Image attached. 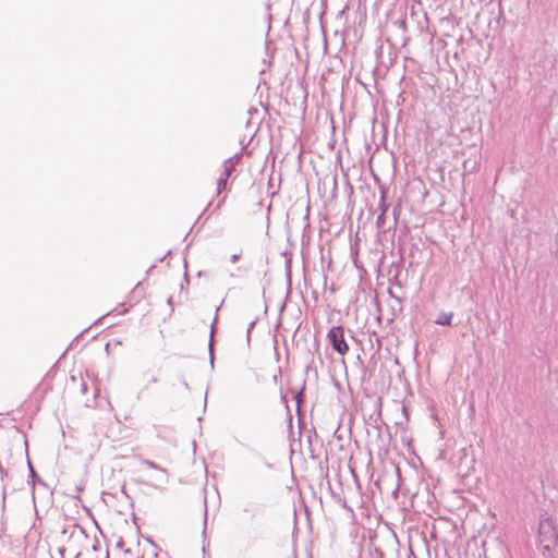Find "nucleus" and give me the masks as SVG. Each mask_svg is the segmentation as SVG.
<instances>
[{"label":"nucleus","instance_id":"nucleus-12","mask_svg":"<svg viewBox=\"0 0 558 558\" xmlns=\"http://www.w3.org/2000/svg\"><path fill=\"white\" fill-rule=\"evenodd\" d=\"M442 154H447L449 157H452L450 145L441 146L439 150H436V157L441 156Z\"/></svg>","mask_w":558,"mask_h":558},{"label":"nucleus","instance_id":"nucleus-32","mask_svg":"<svg viewBox=\"0 0 558 558\" xmlns=\"http://www.w3.org/2000/svg\"><path fill=\"white\" fill-rule=\"evenodd\" d=\"M154 265L149 267V269L147 270V274H149L151 271V269H154Z\"/></svg>","mask_w":558,"mask_h":558},{"label":"nucleus","instance_id":"nucleus-36","mask_svg":"<svg viewBox=\"0 0 558 558\" xmlns=\"http://www.w3.org/2000/svg\"><path fill=\"white\" fill-rule=\"evenodd\" d=\"M71 379H72V381H75V380H76V378H75V376H74V375H73V376H71Z\"/></svg>","mask_w":558,"mask_h":558},{"label":"nucleus","instance_id":"nucleus-22","mask_svg":"<svg viewBox=\"0 0 558 558\" xmlns=\"http://www.w3.org/2000/svg\"><path fill=\"white\" fill-rule=\"evenodd\" d=\"M223 202H225V197H223V198H221V199L218 202V204H217L216 208L214 209V211H215L216 209H219V208L221 207V205L223 204Z\"/></svg>","mask_w":558,"mask_h":558},{"label":"nucleus","instance_id":"nucleus-5","mask_svg":"<svg viewBox=\"0 0 558 558\" xmlns=\"http://www.w3.org/2000/svg\"><path fill=\"white\" fill-rule=\"evenodd\" d=\"M436 45V60L438 65L451 72L453 70V65L451 63L449 43L445 38L440 37L437 39Z\"/></svg>","mask_w":558,"mask_h":558},{"label":"nucleus","instance_id":"nucleus-3","mask_svg":"<svg viewBox=\"0 0 558 558\" xmlns=\"http://www.w3.org/2000/svg\"><path fill=\"white\" fill-rule=\"evenodd\" d=\"M453 459V449L449 444H442L438 447L437 453L435 456L434 464L435 468L445 472L446 474H450L452 466L451 461Z\"/></svg>","mask_w":558,"mask_h":558},{"label":"nucleus","instance_id":"nucleus-19","mask_svg":"<svg viewBox=\"0 0 558 558\" xmlns=\"http://www.w3.org/2000/svg\"><path fill=\"white\" fill-rule=\"evenodd\" d=\"M241 258V254H232L230 257L231 263H236Z\"/></svg>","mask_w":558,"mask_h":558},{"label":"nucleus","instance_id":"nucleus-16","mask_svg":"<svg viewBox=\"0 0 558 558\" xmlns=\"http://www.w3.org/2000/svg\"><path fill=\"white\" fill-rule=\"evenodd\" d=\"M234 170V166H232L231 163H227L226 161L223 162V172H226L227 175H231Z\"/></svg>","mask_w":558,"mask_h":558},{"label":"nucleus","instance_id":"nucleus-27","mask_svg":"<svg viewBox=\"0 0 558 558\" xmlns=\"http://www.w3.org/2000/svg\"><path fill=\"white\" fill-rule=\"evenodd\" d=\"M184 279L189 282V275H187V271L185 270L184 272Z\"/></svg>","mask_w":558,"mask_h":558},{"label":"nucleus","instance_id":"nucleus-37","mask_svg":"<svg viewBox=\"0 0 558 558\" xmlns=\"http://www.w3.org/2000/svg\"><path fill=\"white\" fill-rule=\"evenodd\" d=\"M140 558H143V557H140Z\"/></svg>","mask_w":558,"mask_h":558},{"label":"nucleus","instance_id":"nucleus-38","mask_svg":"<svg viewBox=\"0 0 558 558\" xmlns=\"http://www.w3.org/2000/svg\"><path fill=\"white\" fill-rule=\"evenodd\" d=\"M450 558V557H449Z\"/></svg>","mask_w":558,"mask_h":558},{"label":"nucleus","instance_id":"nucleus-7","mask_svg":"<svg viewBox=\"0 0 558 558\" xmlns=\"http://www.w3.org/2000/svg\"><path fill=\"white\" fill-rule=\"evenodd\" d=\"M436 165H437V171L440 174L441 181L445 182V174H448V179L450 181L452 169L450 168L449 161L447 159H444V163H441V162H439V160H436Z\"/></svg>","mask_w":558,"mask_h":558},{"label":"nucleus","instance_id":"nucleus-25","mask_svg":"<svg viewBox=\"0 0 558 558\" xmlns=\"http://www.w3.org/2000/svg\"><path fill=\"white\" fill-rule=\"evenodd\" d=\"M447 118H448V125L451 128V125H452V117L450 114H448Z\"/></svg>","mask_w":558,"mask_h":558},{"label":"nucleus","instance_id":"nucleus-29","mask_svg":"<svg viewBox=\"0 0 558 558\" xmlns=\"http://www.w3.org/2000/svg\"><path fill=\"white\" fill-rule=\"evenodd\" d=\"M182 384L184 385L185 388H189V385L184 379L182 380Z\"/></svg>","mask_w":558,"mask_h":558},{"label":"nucleus","instance_id":"nucleus-15","mask_svg":"<svg viewBox=\"0 0 558 558\" xmlns=\"http://www.w3.org/2000/svg\"><path fill=\"white\" fill-rule=\"evenodd\" d=\"M242 158V155L241 154H235L234 156L228 158L227 160H225L227 163H231L232 166H236L239 163V161L241 160Z\"/></svg>","mask_w":558,"mask_h":558},{"label":"nucleus","instance_id":"nucleus-9","mask_svg":"<svg viewBox=\"0 0 558 558\" xmlns=\"http://www.w3.org/2000/svg\"><path fill=\"white\" fill-rule=\"evenodd\" d=\"M304 390H305V381L303 383L301 389L296 391L294 395V399L296 401L298 407H300L301 402L304 401Z\"/></svg>","mask_w":558,"mask_h":558},{"label":"nucleus","instance_id":"nucleus-1","mask_svg":"<svg viewBox=\"0 0 558 558\" xmlns=\"http://www.w3.org/2000/svg\"><path fill=\"white\" fill-rule=\"evenodd\" d=\"M428 27V17L422 8L412 5L410 14L400 15L388 24L391 37L396 44L407 45L410 40L409 33H422Z\"/></svg>","mask_w":558,"mask_h":558},{"label":"nucleus","instance_id":"nucleus-10","mask_svg":"<svg viewBox=\"0 0 558 558\" xmlns=\"http://www.w3.org/2000/svg\"><path fill=\"white\" fill-rule=\"evenodd\" d=\"M383 207V211L381 214L377 217V220H376V223L378 227H383L384 223H385V218H384V215H385V211L387 210V207L385 205V198L383 197V203L380 205Z\"/></svg>","mask_w":558,"mask_h":558},{"label":"nucleus","instance_id":"nucleus-33","mask_svg":"<svg viewBox=\"0 0 558 558\" xmlns=\"http://www.w3.org/2000/svg\"><path fill=\"white\" fill-rule=\"evenodd\" d=\"M142 282H138L135 287V289H138L141 287Z\"/></svg>","mask_w":558,"mask_h":558},{"label":"nucleus","instance_id":"nucleus-26","mask_svg":"<svg viewBox=\"0 0 558 558\" xmlns=\"http://www.w3.org/2000/svg\"><path fill=\"white\" fill-rule=\"evenodd\" d=\"M243 512H245V513H250V512H251V510H250V508H248V507H245V508H243Z\"/></svg>","mask_w":558,"mask_h":558},{"label":"nucleus","instance_id":"nucleus-34","mask_svg":"<svg viewBox=\"0 0 558 558\" xmlns=\"http://www.w3.org/2000/svg\"><path fill=\"white\" fill-rule=\"evenodd\" d=\"M439 434L441 435V437L444 436V430L441 428L439 429Z\"/></svg>","mask_w":558,"mask_h":558},{"label":"nucleus","instance_id":"nucleus-21","mask_svg":"<svg viewBox=\"0 0 558 558\" xmlns=\"http://www.w3.org/2000/svg\"><path fill=\"white\" fill-rule=\"evenodd\" d=\"M124 541L120 537V539L117 542V547L123 549Z\"/></svg>","mask_w":558,"mask_h":558},{"label":"nucleus","instance_id":"nucleus-11","mask_svg":"<svg viewBox=\"0 0 558 558\" xmlns=\"http://www.w3.org/2000/svg\"><path fill=\"white\" fill-rule=\"evenodd\" d=\"M143 464L146 465L149 469L159 470V471H161L163 473L167 472L165 469H162L157 463H155L154 461H150V460H143Z\"/></svg>","mask_w":558,"mask_h":558},{"label":"nucleus","instance_id":"nucleus-8","mask_svg":"<svg viewBox=\"0 0 558 558\" xmlns=\"http://www.w3.org/2000/svg\"><path fill=\"white\" fill-rule=\"evenodd\" d=\"M448 26H450V21L448 20V16L441 17L439 23V32L444 36L450 38L449 32H447Z\"/></svg>","mask_w":558,"mask_h":558},{"label":"nucleus","instance_id":"nucleus-28","mask_svg":"<svg viewBox=\"0 0 558 558\" xmlns=\"http://www.w3.org/2000/svg\"><path fill=\"white\" fill-rule=\"evenodd\" d=\"M64 551H65V548H63V547H62V548H59V553H60L61 555H63V553H64Z\"/></svg>","mask_w":558,"mask_h":558},{"label":"nucleus","instance_id":"nucleus-17","mask_svg":"<svg viewBox=\"0 0 558 558\" xmlns=\"http://www.w3.org/2000/svg\"><path fill=\"white\" fill-rule=\"evenodd\" d=\"M27 464H28V469H29V477L32 478V485L34 486L35 485V482H34V477L37 475L31 461L27 460Z\"/></svg>","mask_w":558,"mask_h":558},{"label":"nucleus","instance_id":"nucleus-31","mask_svg":"<svg viewBox=\"0 0 558 558\" xmlns=\"http://www.w3.org/2000/svg\"><path fill=\"white\" fill-rule=\"evenodd\" d=\"M2 498H3V500L5 499V487H3V495H2Z\"/></svg>","mask_w":558,"mask_h":558},{"label":"nucleus","instance_id":"nucleus-18","mask_svg":"<svg viewBox=\"0 0 558 558\" xmlns=\"http://www.w3.org/2000/svg\"><path fill=\"white\" fill-rule=\"evenodd\" d=\"M447 98H448V99H450V95H444V96L441 97L440 106H441V108H442V109H445V107H446V99H447ZM448 105H450V100H448Z\"/></svg>","mask_w":558,"mask_h":558},{"label":"nucleus","instance_id":"nucleus-14","mask_svg":"<svg viewBox=\"0 0 558 558\" xmlns=\"http://www.w3.org/2000/svg\"><path fill=\"white\" fill-rule=\"evenodd\" d=\"M257 319L258 318H255L254 320H252L250 324H248V327H247V330H246V341L247 343L250 344L251 342V333H252V330L254 329L256 323H257Z\"/></svg>","mask_w":558,"mask_h":558},{"label":"nucleus","instance_id":"nucleus-4","mask_svg":"<svg viewBox=\"0 0 558 558\" xmlns=\"http://www.w3.org/2000/svg\"><path fill=\"white\" fill-rule=\"evenodd\" d=\"M327 339L331 348L340 355L349 352V345L344 339V328L342 326H333L327 332Z\"/></svg>","mask_w":558,"mask_h":558},{"label":"nucleus","instance_id":"nucleus-6","mask_svg":"<svg viewBox=\"0 0 558 558\" xmlns=\"http://www.w3.org/2000/svg\"><path fill=\"white\" fill-rule=\"evenodd\" d=\"M218 311H219V307L217 308L216 315L210 325L209 341H208L209 362H210L211 367H214V365H215V343H216V333H217Z\"/></svg>","mask_w":558,"mask_h":558},{"label":"nucleus","instance_id":"nucleus-35","mask_svg":"<svg viewBox=\"0 0 558 558\" xmlns=\"http://www.w3.org/2000/svg\"><path fill=\"white\" fill-rule=\"evenodd\" d=\"M290 274H291V270H290V267L288 268V277L290 278Z\"/></svg>","mask_w":558,"mask_h":558},{"label":"nucleus","instance_id":"nucleus-20","mask_svg":"<svg viewBox=\"0 0 558 558\" xmlns=\"http://www.w3.org/2000/svg\"><path fill=\"white\" fill-rule=\"evenodd\" d=\"M87 390H88V386H87V384H86V383H82V384H81V392H82V393H86V392H87Z\"/></svg>","mask_w":558,"mask_h":558},{"label":"nucleus","instance_id":"nucleus-30","mask_svg":"<svg viewBox=\"0 0 558 558\" xmlns=\"http://www.w3.org/2000/svg\"><path fill=\"white\" fill-rule=\"evenodd\" d=\"M157 381H158V379L156 377H153L150 380V383H157Z\"/></svg>","mask_w":558,"mask_h":558},{"label":"nucleus","instance_id":"nucleus-24","mask_svg":"<svg viewBox=\"0 0 558 558\" xmlns=\"http://www.w3.org/2000/svg\"><path fill=\"white\" fill-rule=\"evenodd\" d=\"M219 178H225V180L228 181L230 175H227L226 172H222Z\"/></svg>","mask_w":558,"mask_h":558},{"label":"nucleus","instance_id":"nucleus-2","mask_svg":"<svg viewBox=\"0 0 558 558\" xmlns=\"http://www.w3.org/2000/svg\"><path fill=\"white\" fill-rule=\"evenodd\" d=\"M430 320L439 326H451L453 318V304L450 299L441 303L440 296L434 299V307L429 312Z\"/></svg>","mask_w":558,"mask_h":558},{"label":"nucleus","instance_id":"nucleus-23","mask_svg":"<svg viewBox=\"0 0 558 558\" xmlns=\"http://www.w3.org/2000/svg\"><path fill=\"white\" fill-rule=\"evenodd\" d=\"M207 521V510H205V522ZM206 535V525L204 526V530H203V536Z\"/></svg>","mask_w":558,"mask_h":558},{"label":"nucleus","instance_id":"nucleus-13","mask_svg":"<svg viewBox=\"0 0 558 558\" xmlns=\"http://www.w3.org/2000/svg\"><path fill=\"white\" fill-rule=\"evenodd\" d=\"M228 181L225 178H219L217 181V195H219L223 190H226Z\"/></svg>","mask_w":558,"mask_h":558}]
</instances>
